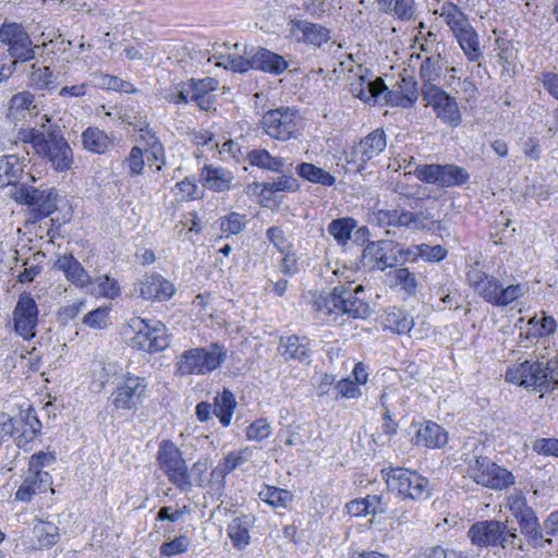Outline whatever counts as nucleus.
Wrapping results in <instances>:
<instances>
[{
	"label": "nucleus",
	"instance_id": "nucleus-1",
	"mask_svg": "<svg viewBox=\"0 0 558 558\" xmlns=\"http://www.w3.org/2000/svg\"><path fill=\"white\" fill-rule=\"evenodd\" d=\"M362 284L354 281H339L330 293L319 294L313 302L316 317L324 323H338L343 315L354 319H365L371 314L369 304L361 294Z\"/></svg>",
	"mask_w": 558,
	"mask_h": 558
},
{
	"label": "nucleus",
	"instance_id": "nucleus-2",
	"mask_svg": "<svg viewBox=\"0 0 558 558\" xmlns=\"http://www.w3.org/2000/svg\"><path fill=\"white\" fill-rule=\"evenodd\" d=\"M471 543L481 548L501 547L504 549L519 548L524 551L515 527L498 520L477 521L468 531Z\"/></svg>",
	"mask_w": 558,
	"mask_h": 558
},
{
	"label": "nucleus",
	"instance_id": "nucleus-3",
	"mask_svg": "<svg viewBox=\"0 0 558 558\" xmlns=\"http://www.w3.org/2000/svg\"><path fill=\"white\" fill-rule=\"evenodd\" d=\"M225 345L213 342L206 347L185 350L177 361L181 375H206L218 369L227 359Z\"/></svg>",
	"mask_w": 558,
	"mask_h": 558
},
{
	"label": "nucleus",
	"instance_id": "nucleus-4",
	"mask_svg": "<svg viewBox=\"0 0 558 558\" xmlns=\"http://www.w3.org/2000/svg\"><path fill=\"white\" fill-rule=\"evenodd\" d=\"M158 468L168 481L182 492L192 487V480L186 461L180 448L170 439L159 444L156 454Z\"/></svg>",
	"mask_w": 558,
	"mask_h": 558
},
{
	"label": "nucleus",
	"instance_id": "nucleus-5",
	"mask_svg": "<svg viewBox=\"0 0 558 558\" xmlns=\"http://www.w3.org/2000/svg\"><path fill=\"white\" fill-rule=\"evenodd\" d=\"M260 126L269 137L287 142L296 138L302 129V118L298 110L279 107L266 111L260 119Z\"/></svg>",
	"mask_w": 558,
	"mask_h": 558
},
{
	"label": "nucleus",
	"instance_id": "nucleus-6",
	"mask_svg": "<svg viewBox=\"0 0 558 558\" xmlns=\"http://www.w3.org/2000/svg\"><path fill=\"white\" fill-rule=\"evenodd\" d=\"M387 486L404 498L423 501L430 497L432 486L425 476L410 469L384 470Z\"/></svg>",
	"mask_w": 558,
	"mask_h": 558
},
{
	"label": "nucleus",
	"instance_id": "nucleus-7",
	"mask_svg": "<svg viewBox=\"0 0 558 558\" xmlns=\"http://www.w3.org/2000/svg\"><path fill=\"white\" fill-rule=\"evenodd\" d=\"M130 327L135 331L131 339L132 348L148 353L160 352L168 348L167 328L161 322L134 317L130 320Z\"/></svg>",
	"mask_w": 558,
	"mask_h": 558
},
{
	"label": "nucleus",
	"instance_id": "nucleus-8",
	"mask_svg": "<svg viewBox=\"0 0 558 558\" xmlns=\"http://www.w3.org/2000/svg\"><path fill=\"white\" fill-rule=\"evenodd\" d=\"M10 196L26 205L35 220H41L57 209L58 192L53 187L41 190L23 183L14 186Z\"/></svg>",
	"mask_w": 558,
	"mask_h": 558
},
{
	"label": "nucleus",
	"instance_id": "nucleus-9",
	"mask_svg": "<svg viewBox=\"0 0 558 558\" xmlns=\"http://www.w3.org/2000/svg\"><path fill=\"white\" fill-rule=\"evenodd\" d=\"M469 474L476 484L495 490L506 489L515 483V477L509 470L484 457L474 459Z\"/></svg>",
	"mask_w": 558,
	"mask_h": 558
},
{
	"label": "nucleus",
	"instance_id": "nucleus-10",
	"mask_svg": "<svg viewBox=\"0 0 558 558\" xmlns=\"http://www.w3.org/2000/svg\"><path fill=\"white\" fill-rule=\"evenodd\" d=\"M413 173L420 181L440 187L461 186L470 180L466 169L453 163L417 165Z\"/></svg>",
	"mask_w": 558,
	"mask_h": 558
},
{
	"label": "nucleus",
	"instance_id": "nucleus-11",
	"mask_svg": "<svg viewBox=\"0 0 558 558\" xmlns=\"http://www.w3.org/2000/svg\"><path fill=\"white\" fill-rule=\"evenodd\" d=\"M39 323V310L31 293L23 292L19 295L11 314V328L23 340H31L36 336Z\"/></svg>",
	"mask_w": 558,
	"mask_h": 558
},
{
	"label": "nucleus",
	"instance_id": "nucleus-12",
	"mask_svg": "<svg viewBox=\"0 0 558 558\" xmlns=\"http://www.w3.org/2000/svg\"><path fill=\"white\" fill-rule=\"evenodd\" d=\"M386 146L387 137L384 130L376 129L351 147L347 162L352 166L353 170L360 172L365 169L367 163L374 162Z\"/></svg>",
	"mask_w": 558,
	"mask_h": 558
},
{
	"label": "nucleus",
	"instance_id": "nucleus-13",
	"mask_svg": "<svg viewBox=\"0 0 558 558\" xmlns=\"http://www.w3.org/2000/svg\"><path fill=\"white\" fill-rule=\"evenodd\" d=\"M36 154L51 163L56 171L71 168L73 153L65 138L57 132L45 133L36 143Z\"/></svg>",
	"mask_w": 558,
	"mask_h": 558
},
{
	"label": "nucleus",
	"instance_id": "nucleus-14",
	"mask_svg": "<svg viewBox=\"0 0 558 558\" xmlns=\"http://www.w3.org/2000/svg\"><path fill=\"white\" fill-rule=\"evenodd\" d=\"M548 371V363L539 360H525L509 366L505 378L508 383L524 387L529 391L539 392Z\"/></svg>",
	"mask_w": 558,
	"mask_h": 558
},
{
	"label": "nucleus",
	"instance_id": "nucleus-15",
	"mask_svg": "<svg viewBox=\"0 0 558 558\" xmlns=\"http://www.w3.org/2000/svg\"><path fill=\"white\" fill-rule=\"evenodd\" d=\"M146 387L145 378L128 373L111 393L112 405L118 410H136L143 402Z\"/></svg>",
	"mask_w": 558,
	"mask_h": 558
},
{
	"label": "nucleus",
	"instance_id": "nucleus-16",
	"mask_svg": "<svg viewBox=\"0 0 558 558\" xmlns=\"http://www.w3.org/2000/svg\"><path fill=\"white\" fill-rule=\"evenodd\" d=\"M0 41L8 47V53L15 62H25L35 56V46L28 33L17 23H4L1 26Z\"/></svg>",
	"mask_w": 558,
	"mask_h": 558
},
{
	"label": "nucleus",
	"instance_id": "nucleus-17",
	"mask_svg": "<svg viewBox=\"0 0 558 558\" xmlns=\"http://www.w3.org/2000/svg\"><path fill=\"white\" fill-rule=\"evenodd\" d=\"M423 98L444 123L450 126L460 124L461 113L454 98L441 90L437 85H426L423 89Z\"/></svg>",
	"mask_w": 558,
	"mask_h": 558
},
{
	"label": "nucleus",
	"instance_id": "nucleus-18",
	"mask_svg": "<svg viewBox=\"0 0 558 558\" xmlns=\"http://www.w3.org/2000/svg\"><path fill=\"white\" fill-rule=\"evenodd\" d=\"M290 36L298 43L322 47L330 39V31L306 20H291L288 24Z\"/></svg>",
	"mask_w": 558,
	"mask_h": 558
},
{
	"label": "nucleus",
	"instance_id": "nucleus-19",
	"mask_svg": "<svg viewBox=\"0 0 558 558\" xmlns=\"http://www.w3.org/2000/svg\"><path fill=\"white\" fill-rule=\"evenodd\" d=\"M39 107L35 101V96L28 90L14 94L9 102L5 112L7 120L17 123L26 121L28 118L37 117Z\"/></svg>",
	"mask_w": 558,
	"mask_h": 558
},
{
	"label": "nucleus",
	"instance_id": "nucleus-20",
	"mask_svg": "<svg viewBox=\"0 0 558 558\" xmlns=\"http://www.w3.org/2000/svg\"><path fill=\"white\" fill-rule=\"evenodd\" d=\"M140 295L145 300H169L175 292V288L169 280L159 274H146L138 280Z\"/></svg>",
	"mask_w": 558,
	"mask_h": 558
},
{
	"label": "nucleus",
	"instance_id": "nucleus-21",
	"mask_svg": "<svg viewBox=\"0 0 558 558\" xmlns=\"http://www.w3.org/2000/svg\"><path fill=\"white\" fill-rule=\"evenodd\" d=\"M468 276L474 292L487 303L497 306L501 282L476 267H472Z\"/></svg>",
	"mask_w": 558,
	"mask_h": 558
},
{
	"label": "nucleus",
	"instance_id": "nucleus-22",
	"mask_svg": "<svg viewBox=\"0 0 558 558\" xmlns=\"http://www.w3.org/2000/svg\"><path fill=\"white\" fill-rule=\"evenodd\" d=\"M199 180L204 187L214 192H228L232 189L233 173L222 167L206 165L201 171Z\"/></svg>",
	"mask_w": 558,
	"mask_h": 558
},
{
	"label": "nucleus",
	"instance_id": "nucleus-23",
	"mask_svg": "<svg viewBox=\"0 0 558 558\" xmlns=\"http://www.w3.org/2000/svg\"><path fill=\"white\" fill-rule=\"evenodd\" d=\"M412 442L417 447L441 448L448 442V435L440 425L429 421L416 429Z\"/></svg>",
	"mask_w": 558,
	"mask_h": 558
},
{
	"label": "nucleus",
	"instance_id": "nucleus-24",
	"mask_svg": "<svg viewBox=\"0 0 558 558\" xmlns=\"http://www.w3.org/2000/svg\"><path fill=\"white\" fill-rule=\"evenodd\" d=\"M388 101L402 107L415 102L418 97L417 84L412 76L401 75L391 90H386Z\"/></svg>",
	"mask_w": 558,
	"mask_h": 558
},
{
	"label": "nucleus",
	"instance_id": "nucleus-25",
	"mask_svg": "<svg viewBox=\"0 0 558 558\" xmlns=\"http://www.w3.org/2000/svg\"><path fill=\"white\" fill-rule=\"evenodd\" d=\"M49 473L44 471H29L15 493V499L19 501H29L33 495L45 492L51 483Z\"/></svg>",
	"mask_w": 558,
	"mask_h": 558
},
{
	"label": "nucleus",
	"instance_id": "nucleus-26",
	"mask_svg": "<svg viewBox=\"0 0 558 558\" xmlns=\"http://www.w3.org/2000/svg\"><path fill=\"white\" fill-rule=\"evenodd\" d=\"M54 267L61 270L65 278L78 288H84L92 282V278L81 263L73 255L60 256Z\"/></svg>",
	"mask_w": 558,
	"mask_h": 558
},
{
	"label": "nucleus",
	"instance_id": "nucleus-27",
	"mask_svg": "<svg viewBox=\"0 0 558 558\" xmlns=\"http://www.w3.org/2000/svg\"><path fill=\"white\" fill-rule=\"evenodd\" d=\"M388 246L389 244L383 241L368 243L362 253L363 266L380 270L391 267L395 258L387 254Z\"/></svg>",
	"mask_w": 558,
	"mask_h": 558
},
{
	"label": "nucleus",
	"instance_id": "nucleus-28",
	"mask_svg": "<svg viewBox=\"0 0 558 558\" xmlns=\"http://www.w3.org/2000/svg\"><path fill=\"white\" fill-rule=\"evenodd\" d=\"M253 68L272 74H281L288 68V62L270 50L260 47H253Z\"/></svg>",
	"mask_w": 558,
	"mask_h": 558
},
{
	"label": "nucleus",
	"instance_id": "nucleus-29",
	"mask_svg": "<svg viewBox=\"0 0 558 558\" xmlns=\"http://www.w3.org/2000/svg\"><path fill=\"white\" fill-rule=\"evenodd\" d=\"M280 352L284 360H295L308 364L311 362L310 342L306 338L290 336L281 338Z\"/></svg>",
	"mask_w": 558,
	"mask_h": 558
},
{
	"label": "nucleus",
	"instance_id": "nucleus-30",
	"mask_svg": "<svg viewBox=\"0 0 558 558\" xmlns=\"http://www.w3.org/2000/svg\"><path fill=\"white\" fill-rule=\"evenodd\" d=\"M32 547L43 549L56 545L59 541V527L48 521L38 520L32 530Z\"/></svg>",
	"mask_w": 558,
	"mask_h": 558
},
{
	"label": "nucleus",
	"instance_id": "nucleus-31",
	"mask_svg": "<svg viewBox=\"0 0 558 558\" xmlns=\"http://www.w3.org/2000/svg\"><path fill=\"white\" fill-rule=\"evenodd\" d=\"M435 14L444 20L453 36L471 24L468 15L453 2H444Z\"/></svg>",
	"mask_w": 558,
	"mask_h": 558
},
{
	"label": "nucleus",
	"instance_id": "nucleus-32",
	"mask_svg": "<svg viewBox=\"0 0 558 558\" xmlns=\"http://www.w3.org/2000/svg\"><path fill=\"white\" fill-rule=\"evenodd\" d=\"M454 37L469 61L475 62L482 58L483 52L481 49L480 38L471 24L463 31L457 33Z\"/></svg>",
	"mask_w": 558,
	"mask_h": 558
},
{
	"label": "nucleus",
	"instance_id": "nucleus-33",
	"mask_svg": "<svg viewBox=\"0 0 558 558\" xmlns=\"http://www.w3.org/2000/svg\"><path fill=\"white\" fill-rule=\"evenodd\" d=\"M22 173L23 165L15 154L0 156V187L17 186L15 183Z\"/></svg>",
	"mask_w": 558,
	"mask_h": 558
},
{
	"label": "nucleus",
	"instance_id": "nucleus-34",
	"mask_svg": "<svg viewBox=\"0 0 558 558\" xmlns=\"http://www.w3.org/2000/svg\"><path fill=\"white\" fill-rule=\"evenodd\" d=\"M386 90L387 86L381 77H377L374 81H365L361 77L357 84L351 85L352 94L365 102L371 100L377 101Z\"/></svg>",
	"mask_w": 558,
	"mask_h": 558
},
{
	"label": "nucleus",
	"instance_id": "nucleus-35",
	"mask_svg": "<svg viewBox=\"0 0 558 558\" xmlns=\"http://www.w3.org/2000/svg\"><path fill=\"white\" fill-rule=\"evenodd\" d=\"M236 407V401L231 391L223 389L222 392L217 393L214 399L213 413L219 418L220 423L228 427L231 424V420Z\"/></svg>",
	"mask_w": 558,
	"mask_h": 558
},
{
	"label": "nucleus",
	"instance_id": "nucleus-36",
	"mask_svg": "<svg viewBox=\"0 0 558 558\" xmlns=\"http://www.w3.org/2000/svg\"><path fill=\"white\" fill-rule=\"evenodd\" d=\"M247 160L251 166L274 172H282L286 165V159L274 157L268 150L263 148L251 150L247 154Z\"/></svg>",
	"mask_w": 558,
	"mask_h": 558
},
{
	"label": "nucleus",
	"instance_id": "nucleus-37",
	"mask_svg": "<svg viewBox=\"0 0 558 558\" xmlns=\"http://www.w3.org/2000/svg\"><path fill=\"white\" fill-rule=\"evenodd\" d=\"M258 497L275 509H287L293 499L291 492L270 485H263Z\"/></svg>",
	"mask_w": 558,
	"mask_h": 558
},
{
	"label": "nucleus",
	"instance_id": "nucleus-38",
	"mask_svg": "<svg viewBox=\"0 0 558 558\" xmlns=\"http://www.w3.org/2000/svg\"><path fill=\"white\" fill-rule=\"evenodd\" d=\"M296 171L300 177L312 183L332 186L336 182V178L330 172L310 162L300 163Z\"/></svg>",
	"mask_w": 558,
	"mask_h": 558
},
{
	"label": "nucleus",
	"instance_id": "nucleus-39",
	"mask_svg": "<svg viewBox=\"0 0 558 558\" xmlns=\"http://www.w3.org/2000/svg\"><path fill=\"white\" fill-rule=\"evenodd\" d=\"M250 521L247 517H236L228 525V535L234 547L243 549L250 544Z\"/></svg>",
	"mask_w": 558,
	"mask_h": 558
},
{
	"label": "nucleus",
	"instance_id": "nucleus-40",
	"mask_svg": "<svg viewBox=\"0 0 558 558\" xmlns=\"http://www.w3.org/2000/svg\"><path fill=\"white\" fill-rule=\"evenodd\" d=\"M82 143L85 149L95 154H104L111 144L108 135L97 128L85 130L82 133Z\"/></svg>",
	"mask_w": 558,
	"mask_h": 558
},
{
	"label": "nucleus",
	"instance_id": "nucleus-41",
	"mask_svg": "<svg viewBox=\"0 0 558 558\" xmlns=\"http://www.w3.org/2000/svg\"><path fill=\"white\" fill-rule=\"evenodd\" d=\"M521 533L525 536L529 544L533 547H544L545 544H551L550 538L544 539L538 518L535 515L519 523Z\"/></svg>",
	"mask_w": 558,
	"mask_h": 558
},
{
	"label": "nucleus",
	"instance_id": "nucleus-42",
	"mask_svg": "<svg viewBox=\"0 0 558 558\" xmlns=\"http://www.w3.org/2000/svg\"><path fill=\"white\" fill-rule=\"evenodd\" d=\"M527 328V337H547L556 331L557 324L554 317L545 315H535L530 318Z\"/></svg>",
	"mask_w": 558,
	"mask_h": 558
},
{
	"label": "nucleus",
	"instance_id": "nucleus-43",
	"mask_svg": "<svg viewBox=\"0 0 558 558\" xmlns=\"http://www.w3.org/2000/svg\"><path fill=\"white\" fill-rule=\"evenodd\" d=\"M253 456V450L248 447L242 448L236 451L229 452L221 463L220 468H216L213 471V474L219 472L222 476L231 473L238 466L247 462Z\"/></svg>",
	"mask_w": 558,
	"mask_h": 558
},
{
	"label": "nucleus",
	"instance_id": "nucleus-44",
	"mask_svg": "<svg viewBox=\"0 0 558 558\" xmlns=\"http://www.w3.org/2000/svg\"><path fill=\"white\" fill-rule=\"evenodd\" d=\"M442 59L440 54H433L427 57L421 64L420 74L424 82L422 90L426 87V85H435L442 70Z\"/></svg>",
	"mask_w": 558,
	"mask_h": 558
},
{
	"label": "nucleus",
	"instance_id": "nucleus-45",
	"mask_svg": "<svg viewBox=\"0 0 558 558\" xmlns=\"http://www.w3.org/2000/svg\"><path fill=\"white\" fill-rule=\"evenodd\" d=\"M246 223V216L235 211H231L219 219L220 231L226 238L239 234Z\"/></svg>",
	"mask_w": 558,
	"mask_h": 558
},
{
	"label": "nucleus",
	"instance_id": "nucleus-46",
	"mask_svg": "<svg viewBox=\"0 0 558 558\" xmlns=\"http://www.w3.org/2000/svg\"><path fill=\"white\" fill-rule=\"evenodd\" d=\"M390 277L395 287L403 290L409 295L415 294L417 281L415 275L410 272L408 268H396L390 272Z\"/></svg>",
	"mask_w": 558,
	"mask_h": 558
},
{
	"label": "nucleus",
	"instance_id": "nucleus-47",
	"mask_svg": "<svg viewBox=\"0 0 558 558\" xmlns=\"http://www.w3.org/2000/svg\"><path fill=\"white\" fill-rule=\"evenodd\" d=\"M529 292L527 283H510L508 286H504L501 283L500 291L498 295V307H505L511 304L512 302L521 299Z\"/></svg>",
	"mask_w": 558,
	"mask_h": 558
},
{
	"label": "nucleus",
	"instance_id": "nucleus-48",
	"mask_svg": "<svg viewBox=\"0 0 558 558\" xmlns=\"http://www.w3.org/2000/svg\"><path fill=\"white\" fill-rule=\"evenodd\" d=\"M354 220L350 218L335 219L328 225V232L340 245H344L351 238V232L354 229Z\"/></svg>",
	"mask_w": 558,
	"mask_h": 558
},
{
	"label": "nucleus",
	"instance_id": "nucleus-49",
	"mask_svg": "<svg viewBox=\"0 0 558 558\" xmlns=\"http://www.w3.org/2000/svg\"><path fill=\"white\" fill-rule=\"evenodd\" d=\"M300 187L299 181L291 175H282L275 180L263 183L262 192L276 193V192H295Z\"/></svg>",
	"mask_w": 558,
	"mask_h": 558
},
{
	"label": "nucleus",
	"instance_id": "nucleus-50",
	"mask_svg": "<svg viewBox=\"0 0 558 558\" xmlns=\"http://www.w3.org/2000/svg\"><path fill=\"white\" fill-rule=\"evenodd\" d=\"M109 312L110 307L100 306L94 311H90L83 318V323L94 329H104L109 324Z\"/></svg>",
	"mask_w": 558,
	"mask_h": 558
},
{
	"label": "nucleus",
	"instance_id": "nucleus-51",
	"mask_svg": "<svg viewBox=\"0 0 558 558\" xmlns=\"http://www.w3.org/2000/svg\"><path fill=\"white\" fill-rule=\"evenodd\" d=\"M32 83L40 89H53L56 87L52 81V72L48 66H32L31 72Z\"/></svg>",
	"mask_w": 558,
	"mask_h": 558
},
{
	"label": "nucleus",
	"instance_id": "nucleus-52",
	"mask_svg": "<svg viewBox=\"0 0 558 558\" xmlns=\"http://www.w3.org/2000/svg\"><path fill=\"white\" fill-rule=\"evenodd\" d=\"M97 290L96 293L107 299H114L120 294V287L118 281L108 275H102L96 278Z\"/></svg>",
	"mask_w": 558,
	"mask_h": 558
},
{
	"label": "nucleus",
	"instance_id": "nucleus-53",
	"mask_svg": "<svg viewBox=\"0 0 558 558\" xmlns=\"http://www.w3.org/2000/svg\"><path fill=\"white\" fill-rule=\"evenodd\" d=\"M509 507L511 513L517 518L519 523L527 518L535 515V512L530 506H527L523 496H513L510 498Z\"/></svg>",
	"mask_w": 558,
	"mask_h": 558
},
{
	"label": "nucleus",
	"instance_id": "nucleus-54",
	"mask_svg": "<svg viewBox=\"0 0 558 558\" xmlns=\"http://www.w3.org/2000/svg\"><path fill=\"white\" fill-rule=\"evenodd\" d=\"M191 545V541L187 536L181 535L170 542H165L160 546V554L162 556H174L182 554L187 550Z\"/></svg>",
	"mask_w": 558,
	"mask_h": 558
},
{
	"label": "nucleus",
	"instance_id": "nucleus-55",
	"mask_svg": "<svg viewBox=\"0 0 558 558\" xmlns=\"http://www.w3.org/2000/svg\"><path fill=\"white\" fill-rule=\"evenodd\" d=\"M271 427L270 424L265 418H259L253 422L246 428V437L250 440H263L270 436Z\"/></svg>",
	"mask_w": 558,
	"mask_h": 558
},
{
	"label": "nucleus",
	"instance_id": "nucleus-56",
	"mask_svg": "<svg viewBox=\"0 0 558 558\" xmlns=\"http://www.w3.org/2000/svg\"><path fill=\"white\" fill-rule=\"evenodd\" d=\"M246 57L238 56V57H229L228 63L225 64L226 68L233 70L234 72L244 73L253 68V47L250 51H245Z\"/></svg>",
	"mask_w": 558,
	"mask_h": 558
},
{
	"label": "nucleus",
	"instance_id": "nucleus-57",
	"mask_svg": "<svg viewBox=\"0 0 558 558\" xmlns=\"http://www.w3.org/2000/svg\"><path fill=\"white\" fill-rule=\"evenodd\" d=\"M532 448L537 454L554 456L558 458L557 438H536L533 441Z\"/></svg>",
	"mask_w": 558,
	"mask_h": 558
},
{
	"label": "nucleus",
	"instance_id": "nucleus-58",
	"mask_svg": "<svg viewBox=\"0 0 558 558\" xmlns=\"http://www.w3.org/2000/svg\"><path fill=\"white\" fill-rule=\"evenodd\" d=\"M266 236L280 253H287L292 247L283 230L279 227H270L266 232Z\"/></svg>",
	"mask_w": 558,
	"mask_h": 558
},
{
	"label": "nucleus",
	"instance_id": "nucleus-59",
	"mask_svg": "<svg viewBox=\"0 0 558 558\" xmlns=\"http://www.w3.org/2000/svg\"><path fill=\"white\" fill-rule=\"evenodd\" d=\"M515 52L512 49L502 48L498 54V64L501 65V75L511 77L515 69Z\"/></svg>",
	"mask_w": 558,
	"mask_h": 558
},
{
	"label": "nucleus",
	"instance_id": "nucleus-60",
	"mask_svg": "<svg viewBox=\"0 0 558 558\" xmlns=\"http://www.w3.org/2000/svg\"><path fill=\"white\" fill-rule=\"evenodd\" d=\"M45 133L37 131L34 128H21L17 130L15 140L13 142L14 145L19 143L22 144H31L34 150L36 151V143L40 138H43Z\"/></svg>",
	"mask_w": 558,
	"mask_h": 558
},
{
	"label": "nucleus",
	"instance_id": "nucleus-61",
	"mask_svg": "<svg viewBox=\"0 0 558 558\" xmlns=\"http://www.w3.org/2000/svg\"><path fill=\"white\" fill-rule=\"evenodd\" d=\"M146 143L149 146L147 149L148 154L153 157L154 161L159 162L156 170L160 171L162 166L166 165L165 148L155 134H149V141Z\"/></svg>",
	"mask_w": 558,
	"mask_h": 558
},
{
	"label": "nucleus",
	"instance_id": "nucleus-62",
	"mask_svg": "<svg viewBox=\"0 0 558 558\" xmlns=\"http://www.w3.org/2000/svg\"><path fill=\"white\" fill-rule=\"evenodd\" d=\"M210 461L207 457L199 458L192 466V470L190 472L192 485L195 484L197 486H203L204 484V476L207 473V471L210 468Z\"/></svg>",
	"mask_w": 558,
	"mask_h": 558
},
{
	"label": "nucleus",
	"instance_id": "nucleus-63",
	"mask_svg": "<svg viewBox=\"0 0 558 558\" xmlns=\"http://www.w3.org/2000/svg\"><path fill=\"white\" fill-rule=\"evenodd\" d=\"M125 163L128 165L132 175L141 174L145 166L143 150L140 147L134 146L126 157Z\"/></svg>",
	"mask_w": 558,
	"mask_h": 558
},
{
	"label": "nucleus",
	"instance_id": "nucleus-64",
	"mask_svg": "<svg viewBox=\"0 0 558 558\" xmlns=\"http://www.w3.org/2000/svg\"><path fill=\"white\" fill-rule=\"evenodd\" d=\"M337 397L355 399L361 396L359 386L350 379H341L335 386Z\"/></svg>",
	"mask_w": 558,
	"mask_h": 558
}]
</instances>
